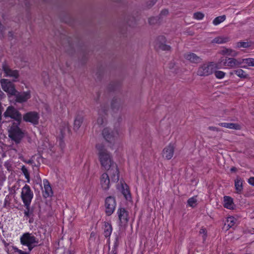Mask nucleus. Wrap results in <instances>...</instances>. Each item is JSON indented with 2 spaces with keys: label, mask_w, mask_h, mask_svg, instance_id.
<instances>
[{
  "label": "nucleus",
  "mask_w": 254,
  "mask_h": 254,
  "mask_svg": "<svg viewBox=\"0 0 254 254\" xmlns=\"http://www.w3.org/2000/svg\"><path fill=\"white\" fill-rule=\"evenodd\" d=\"M96 147L99 151V160L101 164L105 169H109L112 165L115 164L112 161L110 155L102 144H97Z\"/></svg>",
  "instance_id": "obj_1"
},
{
  "label": "nucleus",
  "mask_w": 254,
  "mask_h": 254,
  "mask_svg": "<svg viewBox=\"0 0 254 254\" xmlns=\"http://www.w3.org/2000/svg\"><path fill=\"white\" fill-rule=\"evenodd\" d=\"M21 123L13 122L9 129V136L18 143L24 136V133L19 127Z\"/></svg>",
  "instance_id": "obj_2"
},
{
  "label": "nucleus",
  "mask_w": 254,
  "mask_h": 254,
  "mask_svg": "<svg viewBox=\"0 0 254 254\" xmlns=\"http://www.w3.org/2000/svg\"><path fill=\"white\" fill-rule=\"evenodd\" d=\"M215 64L208 62L199 65L197 70V75L200 76H207L212 74L214 70Z\"/></svg>",
  "instance_id": "obj_3"
},
{
  "label": "nucleus",
  "mask_w": 254,
  "mask_h": 254,
  "mask_svg": "<svg viewBox=\"0 0 254 254\" xmlns=\"http://www.w3.org/2000/svg\"><path fill=\"white\" fill-rule=\"evenodd\" d=\"M1 88L5 92L8 98H11L17 92L15 84L10 80L5 78L0 79Z\"/></svg>",
  "instance_id": "obj_4"
},
{
  "label": "nucleus",
  "mask_w": 254,
  "mask_h": 254,
  "mask_svg": "<svg viewBox=\"0 0 254 254\" xmlns=\"http://www.w3.org/2000/svg\"><path fill=\"white\" fill-rule=\"evenodd\" d=\"M33 197V193L30 187L26 184L22 188L21 192V198L24 205L28 206V205H30Z\"/></svg>",
  "instance_id": "obj_5"
},
{
  "label": "nucleus",
  "mask_w": 254,
  "mask_h": 254,
  "mask_svg": "<svg viewBox=\"0 0 254 254\" xmlns=\"http://www.w3.org/2000/svg\"><path fill=\"white\" fill-rule=\"evenodd\" d=\"M5 118H10L15 120V122L21 123L22 121V115L18 110L12 106H8L3 113Z\"/></svg>",
  "instance_id": "obj_6"
},
{
  "label": "nucleus",
  "mask_w": 254,
  "mask_h": 254,
  "mask_svg": "<svg viewBox=\"0 0 254 254\" xmlns=\"http://www.w3.org/2000/svg\"><path fill=\"white\" fill-rule=\"evenodd\" d=\"M1 67V69L4 73L5 77H11L15 79L19 77V71L16 69H12L6 61H4L2 63Z\"/></svg>",
  "instance_id": "obj_7"
},
{
  "label": "nucleus",
  "mask_w": 254,
  "mask_h": 254,
  "mask_svg": "<svg viewBox=\"0 0 254 254\" xmlns=\"http://www.w3.org/2000/svg\"><path fill=\"white\" fill-rule=\"evenodd\" d=\"M116 205V201L114 197L110 196L105 199L104 206L106 215L110 216L114 213Z\"/></svg>",
  "instance_id": "obj_8"
},
{
  "label": "nucleus",
  "mask_w": 254,
  "mask_h": 254,
  "mask_svg": "<svg viewBox=\"0 0 254 254\" xmlns=\"http://www.w3.org/2000/svg\"><path fill=\"white\" fill-rule=\"evenodd\" d=\"M20 241L21 244L23 246L39 243V239L32 233L29 232L23 234L20 238Z\"/></svg>",
  "instance_id": "obj_9"
},
{
  "label": "nucleus",
  "mask_w": 254,
  "mask_h": 254,
  "mask_svg": "<svg viewBox=\"0 0 254 254\" xmlns=\"http://www.w3.org/2000/svg\"><path fill=\"white\" fill-rule=\"evenodd\" d=\"M39 118V114L35 111L28 112L23 116L24 121L30 123L34 126L38 125Z\"/></svg>",
  "instance_id": "obj_10"
},
{
  "label": "nucleus",
  "mask_w": 254,
  "mask_h": 254,
  "mask_svg": "<svg viewBox=\"0 0 254 254\" xmlns=\"http://www.w3.org/2000/svg\"><path fill=\"white\" fill-rule=\"evenodd\" d=\"M14 97L15 103H23L27 101L31 98V93L29 91L26 92H19L17 90V92L15 95H13Z\"/></svg>",
  "instance_id": "obj_11"
},
{
  "label": "nucleus",
  "mask_w": 254,
  "mask_h": 254,
  "mask_svg": "<svg viewBox=\"0 0 254 254\" xmlns=\"http://www.w3.org/2000/svg\"><path fill=\"white\" fill-rule=\"evenodd\" d=\"M242 59H235L233 58H227L224 62L225 66L230 67V68H236L237 67H241L243 68L246 67L245 65H241Z\"/></svg>",
  "instance_id": "obj_12"
},
{
  "label": "nucleus",
  "mask_w": 254,
  "mask_h": 254,
  "mask_svg": "<svg viewBox=\"0 0 254 254\" xmlns=\"http://www.w3.org/2000/svg\"><path fill=\"white\" fill-rule=\"evenodd\" d=\"M117 214L119 219V225L122 226L128 221V213L125 208L120 207L118 209Z\"/></svg>",
  "instance_id": "obj_13"
},
{
  "label": "nucleus",
  "mask_w": 254,
  "mask_h": 254,
  "mask_svg": "<svg viewBox=\"0 0 254 254\" xmlns=\"http://www.w3.org/2000/svg\"><path fill=\"white\" fill-rule=\"evenodd\" d=\"M185 59L192 64H198L202 62V59L193 53H187L184 55Z\"/></svg>",
  "instance_id": "obj_14"
},
{
  "label": "nucleus",
  "mask_w": 254,
  "mask_h": 254,
  "mask_svg": "<svg viewBox=\"0 0 254 254\" xmlns=\"http://www.w3.org/2000/svg\"><path fill=\"white\" fill-rule=\"evenodd\" d=\"M108 170V175H110L112 181L118 182L119 180V171L116 164L112 165Z\"/></svg>",
  "instance_id": "obj_15"
},
{
  "label": "nucleus",
  "mask_w": 254,
  "mask_h": 254,
  "mask_svg": "<svg viewBox=\"0 0 254 254\" xmlns=\"http://www.w3.org/2000/svg\"><path fill=\"white\" fill-rule=\"evenodd\" d=\"M175 146L173 144H169L168 145L166 146L163 150L162 154L163 157L165 158L167 160L171 159L174 153Z\"/></svg>",
  "instance_id": "obj_16"
},
{
  "label": "nucleus",
  "mask_w": 254,
  "mask_h": 254,
  "mask_svg": "<svg viewBox=\"0 0 254 254\" xmlns=\"http://www.w3.org/2000/svg\"><path fill=\"white\" fill-rule=\"evenodd\" d=\"M102 134L107 141L111 142L114 139L118 133L117 132H114L111 131L110 128L106 127L103 130Z\"/></svg>",
  "instance_id": "obj_17"
},
{
  "label": "nucleus",
  "mask_w": 254,
  "mask_h": 254,
  "mask_svg": "<svg viewBox=\"0 0 254 254\" xmlns=\"http://www.w3.org/2000/svg\"><path fill=\"white\" fill-rule=\"evenodd\" d=\"M100 183L104 190H108L110 188V179L107 173H103L100 178Z\"/></svg>",
  "instance_id": "obj_18"
},
{
  "label": "nucleus",
  "mask_w": 254,
  "mask_h": 254,
  "mask_svg": "<svg viewBox=\"0 0 254 254\" xmlns=\"http://www.w3.org/2000/svg\"><path fill=\"white\" fill-rule=\"evenodd\" d=\"M43 184L44 186V190H43V196L47 198L49 196H51L53 195V191L52 188L47 180L43 181Z\"/></svg>",
  "instance_id": "obj_19"
},
{
  "label": "nucleus",
  "mask_w": 254,
  "mask_h": 254,
  "mask_svg": "<svg viewBox=\"0 0 254 254\" xmlns=\"http://www.w3.org/2000/svg\"><path fill=\"white\" fill-rule=\"evenodd\" d=\"M113 230L112 225L110 223L105 222L104 224V235L106 238L110 239V237Z\"/></svg>",
  "instance_id": "obj_20"
},
{
  "label": "nucleus",
  "mask_w": 254,
  "mask_h": 254,
  "mask_svg": "<svg viewBox=\"0 0 254 254\" xmlns=\"http://www.w3.org/2000/svg\"><path fill=\"white\" fill-rule=\"evenodd\" d=\"M234 202L232 197L228 196H225L224 197V204L223 206L225 208L229 209L234 208Z\"/></svg>",
  "instance_id": "obj_21"
},
{
  "label": "nucleus",
  "mask_w": 254,
  "mask_h": 254,
  "mask_svg": "<svg viewBox=\"0 0 254 254\" xmlns=\"http://www.w3.org/2000/svg\"><path fill=\"white\" fill-rule=\"evenodd\" d=\"M235 187L236 190H237V192L238 193H241L242 191L243 190V181L242 179L237 177L235 180Z\"/></svg>",
  "instance_id": "obj_22"
},
{
  "label": "nucleus",
  "mask_w": 254,
  "mask_h": 254,
  "mask_svg": "<svg viewBox=\"0 0 254 254\" xmlns=\"http://www.w3.org/2000/svg\"><path fill=\"white\" fill-rule=\"evenodd\" d=\"M219 125L221 127L230 129H240L241 128L240 126L238 124L221 123L219 124Z\"/></svg>",
  "instance_id": "obj_23"
},
{
  "label": "nucleus",
  "mask_w": 254,
  "mask_h": 254,
  "mask_svg": "<svg viewBox=\"0 0 254 254\" xmlns=\"http://www.w3.org/2000/svg\"><path fill=\"white\" fill-rule=\"evenodd\" d=\"M107 111V108L104 107L103 109L98 111L99 117L97 119V123L99 125H102L104 123L105 118L103 117V115H105Z\"/></svg>",
  "instance_id": "obj_24"
},
{
  "label": "nucleus",
  "mask_w": 254,
  "mask_h": 254,
  "mask_svg": "<svg viewBox=\"0 0 254 254\" xmlns=\"http://www.w3.org/2000/svg\"><path fill=\"white\" fill-rule=\"evenodd\" d=\"M123 105V101L119 98H114L111 103L113 110H119Z\"/></svg>",
  "instance_id": "obj_25"
},
{
  "label": "nucleus",
  "mask_w": 254,
  "mask_h": 254,
  "mask_svg": "<svg viewBox=\"0 0 254 254\" xmlns=\"http://www.w3.org/2000/svg\"><path fill=\"white\" fill-rule=\"evenodd\" d=\"M231 74L233 73L236 74L238 77L241 78H248L249 77V74H248L245 71L242 69H238L234 70L233 72L230 73Z\"/></svg>",
  "instance_id": "obj_26"
},
{
  "label": "nucleus",
  "mask_w": 254,
  "mask_h": 254,
  "mask_svg": "<svg viewBox=\"0 0 254 254\" xmlns=\"http://www.w3.org/2000/svg\"><path fill=\"white\" fill-rule=\"evenodd\" d=\"M83 121V117L80 116H77L75 118L74 122L73 129L74 130L77 131L80 127Z\"/></svg>",
  "instance_id": "obj_27"
},
{
  "label": "nucleus",
  "mask_w": 254,
  "mask_h": 254,
  "mask_svg": "<svg viewBox=\"0 0 254 254\" xmlns=\"http://www.w3.org/2000/svg\"><path fill=\"white\" fill-rule=\"evenodd\" d=\"M229 38L227 37H217L213 39L212 43L221 44L227 43L229 41Z\"/></svg>",
  "instance_id": "obj_28"
},
{
  "label": "nucleus",
  "mask_w": 254,
  "mask_h": 254,
  "mask_svg": "<svg viewBox=\"0 0 254 254\" xmlns=\"http://www.w3.org/2000/svg\"><path fill=\"white\" fill-rule=\"evenodd\" d=\"M253 44V43L251 41L250 42H238L236 43V47L238 48H247L251 47Z\"/></svg>",
  "instance_id": "obj_29"
},
{
  "label": "nucleus",
  "mask_w": 254,
  "mask_h": 254,
  "mask_svg": "<svg viewBox=\"0 0 254 254\" xmlns=\"http://www.w3.org/2000/svg\"><path fill=\"white\" fill-rule=\"evenodd\" d=\"M222 53L223 55L232 57H236L238 55L237 52L231 49H225L222 51Z\"/></svg>",
  "instance_id": "obj_30"
},
{
  "label": "nucleus",
  "mask_w": 254,
  "mask_h": 254,
  "mask_svg": "<svg viewBox=\"0 0 254 254\" xmlns=\"http://www.w3.org/2000/svg\"><path fill=\"white\" fill-rule=\"evenodd\" d=\"M166 42V38L163 36H160L157 37L155 41V47L156 48L158 49L159 48L160 44H165Z\"/></svg>",
  "instance_id": "obj_31"
},
{
  "label": "nucleus",
  "mask_w": 254,
  "mask_h": 254,
  "mask_svg": "<svg viewBox=\"0 0 254 254\" xmlns=\"http://www.w3.org/2000/svg\"><path fill=\"white\" fill-rule=\"evenodd\" d=\"M242 62L243 64H247L246 67L247 66H254V58H247V59H242Z\"/></svg>",
  "instance_id": "obj_32"
},
{
  "label": "nucleus",
  "mask_w": 254,
  "mask_h": 254,
  "mask_svg": "<svg viewBox=\"0 0 254 254\" xmlns=\"http://www.w3.org/2000/svg\"><path fill=\"white\" fill-rule=\"evenodd\" d=\"M225 19L226 16L225 15L218 16L213 20V24L214 25H217L221 22H223Z\"/></svg>",
  "instance_id": "obj_33"
},
{
  "label": "nucleus",
  "mask_w": 254,
  "mask_h": 254,
  "mask_svg": "<svg viewBox=\"0 0 254 254\" xmlns=\"http://www.w3.org/2000/svg\"><path fill=\"white\" fill-rule=\"evenodd\" d=\"M161 19L158 16L152 17L148 19V22L150 25H154L160 23Z\"/></svg>",
  "instance_id": "obj_34"
},
{
  "label": "nucleus",
  "mask_w": 254,
  "mask_h": 254,
  "mask_svg": "<svg viewBox=\"0 0 254 254\" xmlns=\"http://www.w3.org/2000/svg\"><path fill=\"white\" fill-rule=\"evenodd\" d=\"M26 209L24 211V217H30V216L33 214V210L30 209V205L27 206H24Z\"/></svg>",
  "instance_id": "obj_35"
},
{
  "label": "nucleus",
  "mask_w": 254,
  "mask_h": 254,
  "mask_svg": "<svg viewBox=\"0 0 254 254\" xmlns=\"http://www.w3.org/2000/svg\"><path fill=\"white\" fill-rule=\"evenodd\" d=\"M21 171L23 174L24 175L26 179L27 180V182H29L30 181V175L29 172L27 169L25 167V166H23L21 168Z\"/></svg>",
  "instance_id": "obj_36"
},
{
  "label": "nucleus",
  "mask_w": 254,
  "mask_h": 254,
  "mask_svg": "<svg viewBox=\"0 0 254 254\" xmlns=\"http://www.w3.org/2000/svg\"><path fill=\"white\" fill-rule=\"evenodd\" d=\"M197 200L195 197L190 198L188 200V205L192 207H194L196 204Z\"/></svg>",
  "instance_id": "obj_37"
},
{
  "label": "nucleus",
  "mask_w": 254,
  "mask_h": 254,
  "mask_svg": "<svg viewBox=\"0 0 254 254\" xmlns=\"http://www.w3.org/2000/svg\"><path fill=\"white\" fill-rule=\"evenodd\" d=\"M214 74L217 78L222 79L225 76L226 73L222 71L216 70L214 72Z\"/></svg>",
  "instance_id": "obj_38"
},
{
  "label": "nucleus",
  "mask_w": 254,
  "mask_h": 254,
  "mask_svg": "<svg viewBox=\"0 0 254 254\" xmlns=\"http://www.w3.org/2000/svg\"><path fill=\"white\" fill-rule=\"evenodd\" d=\"M118 237L117 236L116 238V241L114 244V247L113 248V249L111 253H115L118 254V247L119 246V241H118Z\"/></svg>",
  "instance_id": "obj_39"
},
{
  "label": "nucleus",
  "mask_w": 254,
  "mask_h": 254,
  "mask_svg": "<svg viewBox=\"0 0 254 254\" xmlns=\"http://www.w3.org/2000/svg\"><path fill=\"white\" fill-rule=\"evenodd\" d=\"M204 16V14L200 12H195L193 13V18L197 20H201L203 19Z\"/></svg>",
  "instance_id": "obj_40"
},
{
  "label": "nucleus",
  "mask_w": 254,
  "mask_h": 254,
  "mask_svg": "<svg viewBox=\"0 0 254 254\" xmlns=\"http://www.w3.org/2000/svg\"><path fill=\"white\" fill-rule=\"evenodd\" d=\"M171 47L169 45H167L165 44H160L159 48L158 49H161L163 51H170L171 50Z\"/></svg>",
  "instance_id": "obj_41"
},
{
  "label": "nucleus",
  "mask_w": 254,
  "mask_h": 254,
  "mask_svg": "<svg viewBox=\"0 0 254 254\" xmlns=\"http://www.w3.org/2000/svg\"><path fill=\"white\" fill-rule=\"evenodd\" d=\"M169 14V11L168 9H163L160 14H159V16H158L159 17H160V19H161V18H162L164 16H167L168 14Z\"/></svg>",
  "instance_id": "obj_42"
},
{
  "label": "nucleus",
  "mask_w": 254,
  "mask_h": 254,
  "mask_svg": "<svg viewBox=\"0 0 254 254\" xmlns=\"http://www.w3.org/2000/svg\"><path fill=\"white\" fill-rule=\"evenodd\" d=\"M42 76L44 79V83L45 84H46L47 82L49 81V75L46 72H43L42 73Z\"/></svg>",
  "instance_id": "obj_43"
},
{
  "label": "nucleus",
  "mask_w": 254,
  "mask_h": 254,
  "mask_svg": "<svg viewBox=\"0 0 254 254\" xmlns=\"http://www.w3.org/2000/svg\"><path fill=\"white\" fill-rule=\"evenodd\" d=\"M157 0H149L146 3V7L149 8L151 7L156 2Z\"/></svg>",
  "instance_id": "obj_44"
},
{
  "label": "nucleus",
  "mask_w": 254,
  "mask_h": 254,
  "mask_svg": "<svg viewBox=\"0 0 254 254\" xmlns=\"http://www.w3.org/2000/svg\"><path fill=\"white\" fill-rule=\"evenodd\" d=\"M13 250L15 252L18 253L19 254H30L29 252H24L21 250L18 249L16 247H14Z\"/></svg>",
  "instance_id": "obj_45"
},
{
  "label": "nucleus",
  "mask_w": 254,
  "mask_h": 254,
  "mask_svg": "<svg viewBox=\"0 0 254 254\" xmlns=\"http://www.w3.org/2000/svg\"><path fill=\"white\" fill-rule=\"evenodd\" d=\"M38 245V244H30V245H25V246L28 247V249L29 250L28 252L30 253L34 247L37 246Z\"/></svg>",
  "instance_id": "obj_46"
},
{
  "label": "nucleus",
  "mask_w": 254,
  "mask_h": 254,
  "mask_svg": "<svg viewBox=\"0 0 254 254\" xmlns=\"http://www.w3.org/2000/svg\"><path fill=\"white\" fill-rule=\"evenodd\" d=\"M233 220H234V217H230L228 218L227 222H230V223L228 224L229 226L232 227L234 225Z\"/></svg>",
  "instance_id": "obj_47"
},
{
  "label": "nucleus",
  "mask_w": 254,
  "mask_h": 254,
  "mask_svg": "<svg viewBox=\"0 0 254 254\" xmlns=\"http://www.w3.org/2000/svg\"><path fill=\"white\" fill-rule=\"evenodd\" d=\"M123 194L124 195L126 199L128 198V196H130L129 191L128 190H123Z\"/></svg>",
  "instance_id": "obj_48"
},
{
  "label": "nucleus",
  "mask_w": 254,
  "mask_h": 254,
  "mask_svg": "<svg viewBox=\"0 0 254 254\" xmlns=\"http://www.w3.org/2000/svg\"><path fill=\"white\" fill-rule=\"evenodd\" d=\"M248 182L250 184L252 185V186H254V177H251L249 180Z\"/></svg>",
  "instance_id": "obj_49"
},
{
  "label": "nucleus",
  "mask_w": 254,
  "mask_h": 254,
  "mask_svg": "<svg viewBox=\"0 0 254 254\" xmlns=\"http://www.w3.org/2000/svg\"><path fill=\"white\" fill-rule=\"evenodd\" d=\"M209 129V130H213V131H218L219 130L218 129V128H217V127H208Z\"/></svg>",
  "instance_id": "obj_50"
},
{
  "label": "nucleus",
  "mask_w": 254,
  "mask_h": 254,
  "mask_svg": "<svg viewBox=\"0 0 254 254\" xmlns=\"http://www.w3.org/2000/svg\"><path fill=\"white\" fill-rule=\"evenodd\" d=\"M200 233L201 234H204V236L205 237H206V230L205 229H203V228H202L200 230V231H199Z\"/></svg>",
  "instance_id": "obj_51"
},
{
  "label": "nucleus",
  "mask_w": 254,
  "mask_h": 254,
  "mask_svg": "<svg viewBox=\"0 0 254 254\" xmlns=\"http://www.w3.org/2000/svg\"><path fill=\"white\" fill-rule=\"evenodd\" d=\"M236 170H237L236 168H235L234 167H233L231 168V172H235V171H236Z\"/></svg>",
  "instance_id": "obj_52"
},
{
  "label": "nucleus",
  "mask_w": 254,
  "mask_h": 254,
  "mask_svg": "<svg viewBox=\"0 0 254 254\" xmlns=\"http://www.w3.org/2000/svg\"><path fill=\"white\" fill-rule=\"evenodd\" d=\"M27 163L28 164H32L33 163V160H29L27 162Z\"/></svg>",
  "instance_id": "obj_53"
},
{
  "label": "nucleus",
  "mask_w": 254,
  "mask_h": 254,
  "mask_svg": "<svg viewBox=\"0 0 254 254\" xmlns=\"http://www.w3.org/2000/svg\"><path fill=\"white\" fill-rule=\"evenodd\" d=\"M33 219H30V220H29V222L30 223H32V222H33Z\"/></svg>",
  "instance_id": "obj_54"
},
{
  "label": "nucleus",
  "mask_w": 254,
  "mask_h": 254,
  "mask_svg": "<svg viewBox=\"0 0 254 254\" xmlns=\"http://www.w3.org/2000/svg\"><path fill=\"white\" fill-rule=\"evenodd\" d=\"M12 32H9V33H8V35L9 36H12Z\"/></svg>",
  "instance_id": "obj_55"
},
{
  "label": "nucleus",
  "mask_w": 254,
  "mask_h": 254,
  "mask_svg": "<svg viewBox=\"0 0 254 254\" xmlns=\"http://www.w3.org/2000/svg\"><path fill=\"white\" fill-rule=\"evenodd\" d=\"M110 254H118L115 253H110Z\"/></svg>",
  "instance_id": "obj_56"
},
{
  "label": "nucleus",
  "mask_w": 254,
  "mask_h": 254,
  "mask_svg": "<svg viewBox=\"0 0 254 254\" xmlns=\"http://www.w3.org/2000/svg\"><path fill=\"white\" fill-rule=\"evenodd\" d=\"M69 254H71L70 253Z\"/></svg>",
  "instance_id": "obj_57"
}]
</instances>
